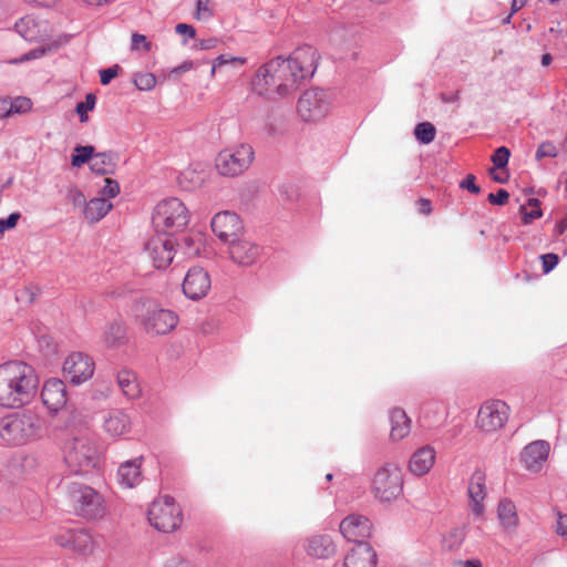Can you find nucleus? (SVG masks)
<instances>
[{"instance_id":"1","label":"nucleus","mask_w":567,"mask_h":567,"mask_svg":"<svg viewBox=\"0 0 567 567\" xmlns=\"http://www.w3.org/2000/svg\"><path fill=\"white\" fill-rule=\"evenodd\" d=\"M318 61L317 50L308 44L296 49L288 59L276 56L257 70L252 91L270 100L286 97L297 90L301 80L313 75Z\"/></svg>"},{"instance_id":"2","label":"nucleus","mask_w":567,"mask_h":567,"mask_svg":"<svg viewBox=\"0 0 567 567\" xmlns=\"http://www.w3.org/2000/svg\"><path fill=\"white\" fill-rule=\"evenodd\" d=\"M39 388L34 368L23 361L0 364V405L19 409L32 401Z\"/></svg>"},{"instance_id":"3","label":"nucleus","mask_w":567,"mask_h":567,"mask_svg":"<svg viewBox=\"0 0 567 567\" xmlns=\"http://www.w3.org/2000/svg\"><path fill=\"white\" fill-rule=\"evenodd\" d=\"M43 431V420L30 410L16 412L0 420V436L9 444L21 445L38 440L42 437Z\"/></svg>"},{"instance_id":"4","label":"nucleus","mask_w":567,"mask_h":567,"mask_svg":"<svg viewBox=\"0 0 567 567\" xmlns=\"http://www.w3.org/2000/svg\"><path fill=\"white\" fill-rule=\"evenodd\" d=\"M133 312L145 332L151 336L166 334L178 323V317L174 311L159 307L151 299L136 300Z\"/></svg>"},{"instance_id":"5","label":"nucleus","mask_w":567,"mask_h":567,"mask_svg":"<svg viewBox=\"0 0 567 567\" xmlns=\"http://www.w3.org/2000/svg\"><path fill=\"white\" fill-rule=\"evenodd\" d=\"M100 454L93 439L81 435L69 440L64 449V462L71 473L84 475L99 464Z\"/></svg>"},{"instance_id":"6","label":"nucleus","mask_w":567,"mask_h":567,"mask_svg":"<svg viewBox=\"0 0 567 567\" xmlns=\"http://www.w3.org/2000/svg\"><path fill=\"white\" fill-rule=\"evenodd\" d=\"M66 497L76 516L89 520L100 519L105 514L103 496L89 485L71 482L66 485Z\"/></svg>"},{"instance_id":"7","label":"nucleus","mask_w":567,"mask_h":567,"mask_svg":"<svg viewBox=\"0 0 567 567\" xmlns=\"http://www.w3.org/2000/svg\"><path fill=\"white\" fill-rule=\"evenodd\" d=\"M189 221L186 206L176 197L159 202L152 215L155 230L167 236L183 230Z\"/></svg>"},{"instance_id":"8","label":"nucleus","mask_w":567,"mask_h":567,"mask_svg":"<svg viewBox=\"0 0 567 567\" xmlns=\"http://www.w3.org/2000/svg\"><path fill=\"white\" fill-rule=\"evenodd\" d=\"M150 524L159 532L171 533L182 524V511L172 496L154 501L147 512Z\"/></svg>"},{"instance_id":"9","label":"nucleus","mask_w":567,"mask_h":567,"mask_svg":"<svg viewBox=\"0 0 567 567\" xmlns=\"http://www.w3.org/2000/svg\"><path fill=\"white\" fill-rule=\"evenodd\" d=\"M254 158L255 152L251 145L243 143L219 152L215 166L220 175L234 177L248 169Z\"/></svg>"},{"instance_id":"10","label":"nucleus","mask_w":567,"mask_h":567,"mask_svg":"<svg viewBox=\"0 0 567 567\" xmlns=\"http://www.w3.org/2000/svg\"><path fill=\"white\" fill-rule=\"evenodd\" d=\"M403 489L401 470L395 464H385L374 474L372 491L381 502H391L398 498Z\"/></svg>"},{"instance_id":"11","label":"nucleus","mask_w":567,"mask_h":567,"mask_svg":"<svg viewBox=\"0 0 567 567\" xmlns=\"http://www.w3.org/2000/svg\"><path fill=\"white\" fill-rule=\"evenodd\" d=\"M330 105L327 92L316 87L302 93L297 110L303 121H319L328 114Z\"/></svg>"},{"instance_id":"12","label":"nucleus","mask_w":567,"mask_h":567,"mask_svg":"<svg viewBox=\"0 0 567 567\" xmlns=\"http://www.w3.org/2000/svg\"><path fill=\"white\" fill-rule=\"evenodd\" d=\"M508 405L501 400L485 402L478 410L476 426L485 433L501 430L508 420Z\"/></svg>"},{"instance_id":"13","label":"nucleus","mask_w":567,"mask_h":567,"mask_svg":"<svg viewBox=\"0 0 567 567\" xmlns=\"http://www.w3.org/2000/svg\"><path fill=\"white\" fill-rule=\"evenodd\" d=\"M175 244L171 236L159 234L150 238L145 244V251L152 259L154 267L166 269L173 261Z\"/></svg>"},{"instance_id":"14","label":"nucleus","mask_w":567,"mask_h":567,"mask_svg":"<svg viewBox=\"0 0 567 567\" xmlns=\"http://www.w3.org/2000/svg\"><path fill=\"white\" fill-rule=\"evenodd\" d=\"M63 373L72 384H81L92 378L94 362L90 355L74 352L65 359Z\"/></svg>"},{"instance_id":"15","label":"nucleus","mask_w":567,"mask_h":567,"mask_svg":"<svg viewBox=\"0 0 567 567\" xmlns=\"http://www.w3.org/2000/svg\"><path fill=\"white\" fill-rule=\"evenodd\" d=\"M212 230L224 243L229 244L241 234L244 226L239 216L225 210L217 213L210 221Z\"/></svg>"},{"instance_id":"16","label":"nucleus","mask_w":567,"mask_h":567,"mask_svg":"<svg viewBox=\"0 0 567 567\" xmlns=\"http://www.w3.org/2000/svg\"><path fill=\"white\" fill-rule=\"evenodd\" d=\"M339 529L348 542L354 545L368 544L367 539L371 536L372 525L365 516L349 515L341 520Z\"/></svg>"},{"instance_id":"17","label":"nucleus","mask_w":567,"mask_h":567,"mask_svg":"<svg viewBox=\"0 0 567 567\" xmlns=\"http://www.w3.org/2000/svg\"><path fill=\"white\" fill-rule=\"evenodd\" d=\"M212 286L208 272L200 267L190 268L183 281V292L192 300H199L204 298L209 291Z\"/></svg>"},{"instance_id":"18","label":"nucleus","mask_w":567,"mask_h":567,"mask_svg":"<svg viewBox=\"0 0 567 567\" xmlns=\"http://www.w3.org/2000/svg\"><path fill=\"white\" fill-rule=\"evenodd\" d=\"M41 399L51 413H58L68 402L65 383L58 378L47 380L41 391Z\"/></svg>"},{"instance_id":"19","label":"nucleus","mask_w":567,"mask_h":567,"mask_svg":"<svg viewBox=\"0 0 567 567\" xmlns=\"http://www.w3.org/2000/svg\"><path fill=\"white\" fill-rule=\"evenodd\" d=\"M231 259L240 266H251L260 256L261 248L247 239H231L228 244Z\"/></svg>"},{"instance_id":"20","label":"nucleus","mask_w":567,"mask_h":567,"mask_svg":"<svg viewBox=\"0 0 567 567\" xmlns=\"http://www.w3.org/2000/svg\"><path fill=\"white\" fill-rule=\"evenodd\" d=\"M306 553L317 559H328L334 556L337 546L329 535H312L305 539Z\"/></svg>"},{"instance_id":"21","label":"nucleus","mask_w":567,"mask_h":567,"mask_svg":"<svg viewBox=\"0 0 567 567\" xmlns=\"http://www.w3.org/2000/svg\"><path fill=\"white\" fill-rule=\"evenodd\" d=\"M549 453V444L545 441H535L524 447L520 458L525 467L538 472Z\"/></svg>"},{"instance_id":"22","label":"nucleus","mask_w":567,"mask_h":567,"mask_svg":"<svg viewBox=\"0 0 567 567\" xmlns=\"http://www.w3.org/2000/svg\"><path fill=\"white\" fill-rule=\"evenodd\" d=\"M16 31L27 41L43 40L48 35L45 21H39L32 16H25L16 22Z\"/></svg>"},{"instance_id":"23","label":"nucleus","mask_w":567,"mask_h":567,"mask_svg":"<svg viewBox=\"0 0 567 567\" xmlns=\"http://www.w3.org/2000/svg\"><path fill=\"white\" fill-rule=\"evenodd\" d=\"M377 554L369 544L354 545L344 557V567H374Z\"/></svg>"},{"instance_id":"24","label":"nucleus","mask_w":567,"mask_h":567,"mask_svg":"<svg viewBox=\"0 0 567 567\" xmlns=\"http://www.w3.org/2000/svg\"><path fill=\"white\" fill-rule=\"evenodd\" d=\"M468 496L472 502V511L476 516H480L484 512V505L482 502L484 501L485 493V473L477 468L471 476L468 484Z\"/></svg>"},{"instance_id":"25","label":"nucleus","mask_w":567,"mask_h":567,"mask_svg":"<svg viewBox=\"0 0 567 567\" xmlns=\"http://www.w3.org/2000/svg\"><path fill=\"white\" fill-rule=\"evenodd\" d=\"M435 456V450L430 445L416 450L409 462L410 472L416 476L427 474L434 465Z\"/></svg>"},{"instance_id":"26","label":"nucleus","mask_w":567,"mask_h":567,"mask_svg":"<svg viewBox=\"0 0 567 567\" xmlns=\"http://www.w3.org/2000/svg\"><path fill=\"white\" fill-rule=\"evenodd\" d=\"M103 425L112 436H121L128 432L131 417L123 410H112L104 417Z\"/></svg>"},{"instance_id":"27","label":"nucleus","mask_w":567,"mask_h":567,"mask_svg":"<svg viewBox=\"0 0 567 567\" xmlns=\"http://www.w3.org/2000/svg\"><path fill=\"white\" fill-rule=\"evenodd\" d=\"M391 431L390 437L393 441H401L411 431V420L401 408H394L390 413Z\"/></svg>"},{"instance_id":"28","label":"nucleus","mask_w":567,"mask_h":567,"mask_svg":"<svg viewBox=\"0 0 567 567\" xmlns=\"http://www.w3.org/2000/svg\"><path fill=\"white\" fill-rule=\"evenodd\" d=\"M141 461L142 457H138L131 461H126L120 465L117 476L122 485L131 488L136 486L141 482Z\"/></svg>"},{"instance_id":"29","label":"nucleus","mask_w":567,"mask_h":567,"mask_svg":"<svg viewBox=\"0 0 567 567\" xmlns=\"http://www.w3.org/2000/svg\"><path fill=\"white\" fill-rule=\"evenodd\" d=\"M118 154L114 152L94 153L90 169L97 175L114 174Z\"/></svg>"},{"instance_id":"30","label":"nucleus","mask_w":567,"mask_h":567,"mask_svg":"<svg viewBox=\"0 0 567 567\" xmlns=\"http://www.w3.org/2000/svg\"><path fill=\"white\" fill-rule=\"evenodd\" d=\"M112 207L113 205L106 198L96 197L87 203L85 202L83 214L89 221L96 223L102 219Z\"/></svg>"},{"instance_id":"31","label":"nucleus","mask_w":567,"mask_h":567,"mask_svg":"<svg viewBox=\"0 0 567 567\" xmlns=\"http://www.w3.org/2000/svg\"><path fill=\"white\" fill-rule=\"evenodd\" d=\"M104 342L107 347L114 348L123 344L126 340V329L122 320L110 322L104 331Z\"/></svg>"},{"instance_id":"32","label":"nucleus","mask_w":567,"mask_h":567,"mask_svg":"<svg viewBox=\"0 0 567 567\" xmlns=\"http://www.w3.org/2000/svg\"><path fill=\"white\" fill-rule=\"evenodd\" d=\"M117 384L122 390L123 394L130 399L137 398L140 395V386L135 374L131 371L123 370L117 374Z\"/></svg>"},{"instance_id":"33","label":"nucleus","mask_w":567,"mask_h":567,"mask_svg":"<svg viewBox=\"0 0 567 567\" xmlns=\"http://www.w3.org/2000/svg\"><path fill=\"white\" fill-rule=\"evenodd\" d=\"M497 514L501 523L506 528L515 527L517 525L516 507L512 501H501L498 504Z\"/></svg>"},{"instance_id":"34","label":"nucleus","mask_w":567,"mask_h":567,"mask_svg":"<svg viewBox=\"0 0 567 567\" xmlns=\"http://www.w3.org/2000/svg\"><path fill=\"white\" fill-rule=\"evenodd\" d=\"M72 550L80 555H89L93 551L92 536L84 529H74Z\"/></svg>"},{"instance_id":"35","label":"nucleus","mask_w":567,"mask_h":567,"mask_svg":"<svg viewBox=\"0 0 567 567\" xmlns=\"http://www.w3.org/2000/svg\"><path fill=\"white\" fill-rule=\"evenodd\" d=\"M95 153V147L93 145H76L74 147V153L71 156V164L74 167H81L82 165L92 162Z\"/></svg>"},{"instance_id":"36","label":"nucleus","mask_w":567,"mask_h":567,"mask_svg":"<svg viewBox=\"0 0 567 567\" xmlns=\"http://www.w3.org/2000/svg\"><path fill=\"white\" fill-rule=\"evenodd\" d=\"M178 249L183 251L186 257L198 256L203 247L200 235L185 236L181 243L177 244Z\"/></svg>"},{"instance_id":"37","label":"nucleus","mask_w":567,"mask_h":567,"mask_svg":"<svg viewBox=\"0 0 567 567\" xmlns=\"http://www.w3.org/2000/svg\"><path fill=\"white\" fill-rule=\"evenodd\" d=\"M435 135L436 128L430 122L419 123L414 128V136L421 144H430L434 141Z\"/></svg>"},{"instance_id":"38","label":"nucleus","mask_w":567,"mask_h":567,"mask_svg":"<svg viewBox=\"0 0 567 567\" xmlns=\"http://www.w3.org/2000/svg\"><path fill=\"white\" fill-rule=\"evenodd\" d=\"M466 536L465 527H453L443 539V545L449 550L460 548Z\"/></svg>"},{"instance_id":"39","label":"nucleus","mask_w":567,"mask_h":567,"mask_svg":"<svg viewBox=\"0 0 567 567\" xmlns=\"http://www.w3.org/2000/svg\"><path fill=\"white\" fill-rule=\"evenodd\" d=\"M96 104V96L93 93H87L85 100L81 101L75 106V112L80 116L82 123L89 120L87 112L94 110Z\"/></svg>"},{"instance_id":"40","label":"nucleus","mask_w":567,"mask_h":567,"mask_svg":"<svg viewBox=\"0 0 567 567\" xmlns=\"http://www.w3.org/2000/svg\"><path fill=\"white\" fill-rule=\"evenodd\" d=\"M509 157L511 151L506 146L497 147L491 157L494 164L493 168L505 169L508 165Z\"/></svg>"},{"instance_id":"41","label":"nucleus","mask_w":567,"mask_h":567,"mask_svg":"<svg viewBox=\"0 0 567 567\" xmlns=\"http://www.w3.org/2000/svg\"><path fill=\"white\" fill-rule=\"evenodd\" d=\"M134 84L141 91H148L155 86L156 78L152 73H138L134 76Z\"/></svg>"},{"instance_id":"42","label":"nucleus","mask_w":567,"mask_h":567,"mask_svg":"<svg viewBox=\"0 0 567 567\" xmlns=\"http://www.w3.org/2000/svg\"><path fill=\"white\" fill-rule=\"evenodd\" d=\"M558 155L557 147L549 141L543 142L536 151V159L540 161L544 157L555 158Z\"/></svg>"},{"instance_id":"43","label":"nucleus","mask_w":567,"mask_h":567,"mask_svg":"<svg viewBox=\"0 0 567 567\" xmlns=\"http://www.w3.org/2000/svg\"><path fill=\"white\" fill-rule=\"evenodd\" d=\"M122 71V68L118 64H114L107 69L100 70V82L102 85H107L111 81L116 78Z\"/></svg>"},{"instance_id":"44","label":"nucleus","mask_w":567,"mask_h":567,"mask_svg":"<svg viewBox=\"0 0 567 567\" xmlns=\"http://www.w3.org/2000/svg\"><path fill=\"white\" fill-rule=\"evenodd\" d=\"M66 198L75 206L85 205V196L76 186H69L66 189Z\"/></svg>"},{"instance_id":"45","label":"nucleus","mask_w":567,"mask_h":567,"mask_svg":"<svg viewBox=\"0 0 567 567\" xmlns=\"http://www.w3.org/2000/svg\"><path fill=\"white\" fill-rule=\"evenodd\" d=\"M12 104V113H25L31 110L32 102L29 97L18 96L14 100H11Z\"/></svg>"},{"instance_id":"46","label":"nucleus","mask_w":567,"mask_h":567,"mask_svg":"<svg viewBox=\"0 0 567 567\" xmlns=\"http://www.w3.org/2000/svg\"><path fill=\"white\" fill-rule=\"evenodd\" d=\"M74 529L61 532L54 536L55 544L72 549L73 546Z\"/></svg>"},{"instance_id":"47","label":"nucleus","mask_w":567,"mask_h":567,"mask_svg":"<svg viewBox=\"0 0 567 567\" xmlns=\"http://www.w3.org/2000/svg\"><path fill=\"white\" fill-rule=\"evenodd\" d=\"M509 199V193L504 189L499 188L496 193H489L487 196V200L492 205L503 206L505 205Z\"/></svg>"},{"instance_id":"48","label":"nucleus","mask_w":567,"mask_h":567,"mask_svg":"<svg viewBox=\"0 0 567 567\" xmlns=\"http://www.w3.org/2000/svg\"><path fill=\"white\" fill-rule=\"evenodd\" d=\"M519 213L522 215V221L524 225H529L535 219L540 218L543 216V210L540 208H533L530 212H528L526 209V206H520Z\"/></svg>"},{"instance_id":"49","label":"nucleus","mask_w":567,"mask_h":567,"mask_svg":"<svg viewBox=\"0 0 567 567\" xmlns=\"http://www.w3.org/2000/svg\"><path fill=\"white\" fill-rule=\"evenodd\" d=\"M20 218L21 214L19 212L11 213L7 218H0V233L13 229Z\"/></svg>"},{"instance_id":"50","label":"nucleus","mask_w":567,"mask_h":567,"mask_svg":"<svg viewBox=\"0 0 567 567\" xmlns=\"http://www.w3.org/2000/svg\"><path fill=\"white\" fill-rule=\"evenodd\" d=\"M120 193V185L115 179L105 178V185L101 190V194L109 198H114Z\"/></svg>"},{"instance_id":"51","label":"nucleus","mask_w":567,"mask_h":567,"mask_svg":"<svg viewBox=\"0 0 567 567\" xmlns=\"http://www.w3.org/2000/svg\"><path fill=\"white\" fill-rule=\"evenodd\" d=\"M540 259H542L543 271L545 274H548L549 271H551L558 265V261H559V257L553 252L542 255Z\"/></svg>"},{"instance_id":"52","label":"nucleus","mask_w":567,"mask_h":567,"mask_svg":"<svg viewBox=\"0 0 567 567\" xmlns=\"http://www.w3.org/2000/svg\"><path fill=\"white\" fill-rule=\"evenodd\" d=\"M281 198L286 200H296L299 196L298 188L293 184H282L279 187Z\"/></svg>"},{"instance_id":"53","label":"nucleus","mask_w":567,"mask_h":567,"mask_svg":"<svg viewBox=\"0 0 567 567\" xmlns=\"http://www.w3.org/2000/svg\"><path fill=\"white\" fill-rule=\"evenodd\" d=\"M476 177L473 174L466 175V177L461 182L460 187L468 190L472 194H478L481 192V187L475 183Z\"/></svg>"},{"instance_id":"54","label":"nucleus","mask_w":567,"mask_h":567,"mask_svg":"<svg viewBox=\"0 0 567 567\" xmlns=\"http://www.w3.org/2000/svg\"><path fill=\"white\" fill-rule=\"evenodd\" d=\"M210 0H197V18L208 19L213 17V11L209 8Z\"/></svg>"},{"instance_id":"55","label":"nucleus","mask_w":567,"mask_h":567,"mask_svg":"<svg viewBox=\"0 0 567 567\" xmlns=\"http://www.w3.org/2000/svg\"><path fill=\"white\" fill-rule=\"evenodd\" d=\"M228 62H240V63H244L245 62V59H240V58H230V59H227L224 54L221 55H218L216 58V60L214 61L213 63V66H212V75H214L215 71H216V68L217 66H220V65H224V64H227Z\"/></svg>"},{"instance_id":"56","label":"nucleus","mask_w":567,"mask_h":567,"mask_svg":"<svg viewBox=\"0 0 567 567\" xmlns=\"http://www.w3.org/2000/svg\"><path fill=\"white\" fill-rule=\"evenodd\" d=\"M556 533L561 537H567V515L558 513Z\"/></svg>"},{"instance_id":"57","label":"nucleus","mask_w":567,"mask_h":567,"mask_svg":"<svg viewBox=\"0 0 567 567\" xmlns=\"http://www.w3.org/2000/svg\"><path fill=\"white\" fill-rule=\"evenodd\" d=\"M218 43H219V40L217 38H209V39L199 40L194 45V48L198 49V50H210V49L216 48Z\"/></svg>"},{"instance_id":"58","label":"nucleus","mask_w":567,"mask_h":567,"mask_svg":"<svg viewBox=\"0 0 567 567\" xmlns=\"http://www.w3.org/2000/svg\"><path fill=\"white\" fill-rule=\"evenodd\" d=\"M143 43L145 51L151 50V42L146 40V37L140 33H133L132 35V49L136 50L138 49V44Z\"/></svg>"},{"instance_id":"59","label":"nucleus","mask_w":567,"mask_h":567,"mask_svg":"<svg viewBox=\"0 0 567 567\" xmlns=\"http://www.w3.org/2000/svg\"><path fill=\"white\" fill-rule=\"evenodd\" d=\"M12 104L10 99H0V118L12 115Z\"/></svg>"},{"instance_id":"60","label":"nucleus","mask_w":567,"mask_h":567,"mask_svg":"<svg viewBox=\"0 0 567 567\" xmlns=\"http://www.w3.org/2000/svg\"><path fill=\"white\" fill-rule=\"evenodd\" d=\"M175 31L178 34H186L189 38H195V35H196L195 28L193 25H190V24H187V23H178L175 27Z\"/></svg>"},{"instance_id":"61","label":"nucleus","mask_w":567,"mask_h":567,"mask_svg":"<svg viewBox=\"0 0 567 567\" xmlns=\"http://www.w3.org/2000/svg\"><path fill=\"white\" fill-rule=\"evenodd\" d=\"M417 206H419V213L422 214V215H430L433 210L432 208V203L430 199H426V198H420L417 202H416Z\"/></svg>"},{"instance_id":"62","label":"nucleus","mask_w":567,"mask_h":567,"mask_svg":"<svg viewBox=\"0 0 567 567\" xmlns=\"http://www.w3.org/2000/svg\"><path fill=\"white\" fill-rule=\"evenodd\" d=\"M164 567H192L189 563L184 560L182 557L176 556L172 559L167 560L164 565Z\"/></svg>"},{"instance_id":"63","label":"nucleus","mask_w":567,"mask_h":567,"mask_svg":"<svg viewBox=\"0 0 567 567\" xmlns=\"http://www.w3.org/2000/svg\"><path fill=\"white\" fill-rule=\"evenodd\" d=\"M496 169L497 168H491L489 169V176L491 178L496 182V183H499V184H506L508 182V178H509V175L506 174V175H503V174H498L496 173Z\"/></svg>"},{"instance_id":"64","label":"nucleus","mask_w":567,"mask_h":567,"mask_svg":"<svg viewBox=\"0 0 567 567\" xmlns=\"http://www.w3.org/2000/svg\"><path fill=\"white\" fill-rule=\"evenodd\" d=\"M567 229V217L560 219L554 228V236L559 237L561 236Z\"/></svg>"}]
</instances>
